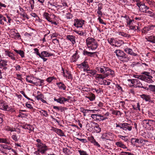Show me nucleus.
<instances>
[{"instance_id":"obj_1","label":"nucleus","mask_w":155,"mask_h":155,"mask_svg":"<svg viewBox=\"0 0 155 155\" xmlns=\"http://www.w3.org/2000/svg\"><path fill=\"white\" fill-rule=\"evenodd\" d=\"M118 58L120 60H122L126 61L131 60L132 58L130 56L127 55L124 51L120 50H116L114 52Z\"/></svg>"},{"instance_id":"obj_2","label":"nucleus","mask_w":155,"mask_h":155,"mask_svg":"<svg viewBox=\"0 0 155 155\" xmlns=\"http://www.w3.org/2000/svg\"><path fill=\"white\" fill-rule=\"evenodd\" d=\"M86 41L88 48H90L92 50H95L97 48L98 44L94 38L89 37L87 38Z\"/></svg>"},{"instance_id":"obj_3","label":"nucleus","mask_w":155,"mask_h":155,"mask_svg":"<svg viewBox=\"0 0 155 155\" xmlns=\"http://www.w3.org/2000/svg\"><path fill=\"white\" fill-rule=\"evenodd\" d=\"M37 147V151L40 153L43 154L46 153V151L49 149L45 143Z\"/></svg>"},{"instance_id":"obj_4","label":"nucleus","mask_w":155,"mask_h":155,"mask_svg":"<svg viewBox=\"0 0 155 155\" xmlns=\"http://www.w3.org/2000/svg\"><path fill=\"white\" fill-rule=\"evenodd\" d=\"M84 21L83 20L75 19L74 20V25L77 28H81L84 24Z\"/></svg>"},{"instance_id":"obj_5","label":"nucleus","mask_w":155,"mask_h":155,"mask_svg":"<svg viewBox=\"0 0 155 155\" xmlns=\"http://www.w3.org/2000/svg\"><path fill=\"white\" fill-rule=\"evenodd\" d=\"M137 5L139 7L140 10L144 13H145V11L147 10L149 8L144 4H143L141 2L137 3Z\"/></svg>"},{"instance_id":"obj_6","label":"nucleus","mask_w":155,"mask_h":155,"mask_svg":"<svg viewBox=\"0 0 155 155\" xmlns=\"http://www.w3.org/2000/svg\"><path fill=\"white\" fill-rule=\"evenodd\" d=\"M107 67L104 66H98L96 67L95 69L99 73L104 74L106 73V71Z\"/></svg>"},{"instance_id":"obj_7","label":"nucleus","mask_w":155,"mask_h":155,"mask_svg":"<svg viewBox=\"0 0 155 155\" xmlns=\"http://www.w3.org/2000/svg\"><path fill=\"white\" fill-rule=\"evenodd\" d=\"M107 69H106V73L105 74V75L106 76V77H107L110 75L112 77H114L115 76L114 71L108 67H107Z\"/></svg>"},{"instance_id":"obj_8","label":"nucleus","mask_w":155,"mask_h":155,"mask_svg":"<svg viewBox=\"0 0 155 155\" xmlns=\"http://www.w3.org/2000/svg\"><path fill=\"white\" fill-rule=\"evenodd\" d=\"M145 13L147 15L150 16L153 19H155V13L153 12V11L151 9L148 8L147 10H145Z\"/></svg>"},{"instance_id":"obj_9","label":"nucleus","mask_w":155,"mask_h":155,"mask_svg":"<svg viewBox=\"0 0 155 155\" xmlns=\"http://www.w3.org/2000/svg\"><path fill=\"white\" fill-rule=\"evenodd\" d=\"M5 54L8 55L10 58L13 60H15V54L11 51H8L6 49L5 50Z\"/></svg>"},{"instance_id":"obj_10","label":"nucleus","mask_w":155,"mask_h":155,"mask_svg":"<svg viewBox=\"0 0 155 155\" xmlns=\"http://www.w3.org/2000/svg\"><path fill=\"white\" fill-rule=\"evenodd\" d=\"M134 83V86L135 87L142 88L144 89H146V87L143 86L142 84L138 80L136 79Z\"/></svg>"},{"instance_id":"obj_11","label":"nucleus","mask_w":155,"mask_h":155,"mask_svg":"<svg viewBox=\"0 0 155 155\" xmlns=\"http://www.w3.org/2000/svg\"><path fill=\"white\" fill-rule=\"evenodd\" d=\"M153 78L152 76H150L148 77H147L144 75H143L142 78V80L144 81H145L147 82L148 83H150L153 82V81L152 79Z\"/></svg>"},{"instance_id":"obj_12","label":"nucleus","mask_w":155,"mask_h":155,"mask_svg":"<svg viewBox=\"0 0 155 155\" xmlns=\"http://www.w3.org/2000/svg\"><path fill=\"white\" fill-rule=\"evenodd\" d=\"M124 51L127 53L134 56L137 55V54L133 52L132 49L128 48L124 49Z\"/></svg>"},{"instance_id":"obj_13","label":"nucleus","mask_w":155,"mask_h":155,"mask_svg":"<svg viewBox=\"0 0 155 155\" xmlns=\"http://www.w3.org/2000/svg\"><path fill=\"white\" fill-rule=\"evenodd\" d=\"M9 109L8 106L7 104L2 102L0 103V109L5 111H8L9 110Z\"/></svg>"},{"instance_id":"obj_14","label":"nucleus","mask_w":155,"mask_h":155,"mask_svg":"<svg viewBox=\"0 0 155 155\" xmlns=\"http://www.w3.org/2000/svg\"><path fill=\"white\" fill-rule=\"evenodd\" d=\"M132 126L130 124L127 123H124V130L130 131L131 130Z\"/></svg>"},{"instance_id":"obj_15","label":"nucleus","mask_w":155,"mask_h":155,"mask_svg":"<svg viewBox=\"0 0 155 155\" xmlns=\"http://www.w3.org/2000/svg\"><path fill=\"white\" fill-rule=\"evenodd\" d=\"M41 58L43 57H49L50 56L53 55V54L51 53H49L47 52V51H42L41 53Z\"/></svg>"},{"instance_id":"obj_16","label":"nucleus","mask_w":155,"mask_h":155,"mask_svg":"<svg viewBox=\"0 0 155 155\" xmlns=\"http://www.w3.org/2000/svg\"><path fill=\"white\" fill-rule=\"evenodd\" d=\"M7 61L6 60H0V68L5 69V66L7 65Z\"/></svg>"},{"instance_id":"obj_17","label":"nucleus","mask_w":155,"mask_h":155,"mask_svg":"<svg viewBox=\"0 0 155 155\" xmlns=\"http://www.w3.org/2000/svg\"><path fill=\"white\" fill-rule=\"evenodd\" d=\"M21 127L22 128L25 129H28L29 130H32L33 129V128L32 127L31 125L29 124H25L21 126Z\"/></svg>"},{"instance_id":"obj_18","label":"nucleus","mask_w":155,"mask_h":155,"mask_svg":"<svg viewBox=\"0 0 155 155\" xmlns=\"http://www.w3.org/2000/svg\"><path fill=\"white\" fill-rule=\"evenodd\" d=\"M67 39L71 41L73 44L75 43V37L72 35H68L67 36Z\"/></svg>"},{"instance_id":"obj_19","label":"nucleus","mask_w":155,"mask_h":155,"mask_svg":"<svg viewBox=\"0 0 155 155\" xmlns=\"http://www.w3.org/2000/svg\"><path fill=\"white\" fill-rule=\"evenodd\" d=\"M64 99H65V97H60L58 99H57L55 98H54V101H56L58 103L62 104H64L65 102Z\"/></svg>"},{"instance_id":"obj_20","label":"nucleus","mask_w":155,"mask_h":155,"mask_svg":"<svg viewBox=\"0 0 155 155\" xmlns=\"http://www.w3.org/2000/svg\"><path fill=\"white\" fill-rule=\"evenodd\" d=\"M155 122L154 120H143V123L144 125H146V126H151L152 122Z\"/></svg>"},{"instance_id":"obj_21","label":"nucleus","mask_w":155,"mask_h":155,"mask_svg":"<svg viewBox=\"0 0 155 155\" xmlns=\"http://www.w3.org/2000/svg\"><path fill=\"white\" fill-rule=\"evenodd\" d=\"M57 85L58 86L59 89H63L65 90L66 89V86L63 82H60L56 83Z\"/></svg>"},{"instance_id":"obj_22","label":"nucleus","mask_w":155,"mask_h":155,"mask_svg":"<svg viewBox=\"0 0 155 155\" xmlns=\"http://www.w3.org/2000/svg\"><path fill=\"white\" fill-rule=\"evenodd\" d=\"M147 40L150 42L155 43V36L151 35L146 38Z\"/></svg>"},{"instance_id":"obj_23","label":"nucleus","mask_w":155,"mask_h":155,"mask_svg":"<svg viewBox=\"0 0 155 155\" xmlns=\"http://www.w3.org/2000/svg\"><path fill=\"white\" fill-rule=\"evenodd\" d=\"M78 51L77 50L76 51L75 53L72 56V62H74L76 61L79 58V56L78 55Z\"/></svg>"},{"instance_id":"obj_24","label":"nucleus","mask_w":155,"mask_h":155,"mask_svg":"<svg viewBox=\"0 0 155 155\" xmlns=\"http://www.w3.org/2000/svg\"><path fill=\"white\" fill-rule=\"evenodd\" d=\"M140 96L144 100L146 101H150V97L149 95L143 94L140 95Z\"/></svg>"},{"instance_id":"obj_25","label":"nucleus","mask_w":155,"mask_h":155,"mask_svg":"<svg viewBox=\"0 0 155 155\" xmlns=\"http://www.w3.org/2000/svg\"><path fill=\"white\" fill-rule=\"evenodd\" d=\"M107 118L106 117L102 116L101 114H97V120L100 121L105 120Z\"/></svg>"},{"instance_id":"obj_26","label":"nucleus","mask_w":155,"mask_h":155,"mask_svg":"<svg viewBox=\"0 0 155 155\" xmlns=\"http://www.w3.org/2000/svg\"><path fill=\"white\" fill-rule=\"evenodd\" d=\"M14 50L17 53L20 54L22 58H24L25 57L24 52L21 50H17L16 49H14Z\"/></svg>"},{"instance_id":"obj_27","label":"nucleus","mask_w":155,"mask_h":155,"mask_svg":"<svg viewBox=\"0 0 155 155\" xmlns=\"http://www.w3.org/2000/svg\"><path fill=\"white\" fill-rule=\"evenodd\" d=\"M87 97L90 101H92L95 100V96L94 94L91 93Z\"/></svg>"},{"instance_id":"obj_28","label":"nucleus","mask_w":155,"mask_h":155,"mask_svg":"<svg viewBox=\"0 0 155 155\" xmlns=\"http://www.w3.org/2000/svg\"><path fill=\"white\" fill-rule=\"evenodd\" d=\"M131 141V143L133 145H135L136 143L139 144V139L136 138H132Z\"/></svg>"},{"instance_id":"obj_29","label":"nucleus","mask_w":155,"mask_h":155,"mask_svg":"<svg viewBox=\"0 0 155 155\" xmlns=\"http://www.w3.org/2000/svg\"><path fill=\"white\" fill-rule=\"evenodd\" d=\"M94 53V52H91L87 51L85 50L83 51V54L84 55H87L88 56L92 57V55Z\"/></svg>"},{"instance_id":"obj_30","label":"nucleus","mask_w":155,"mask_h":155,"mask_svg":"<svg viewBox=\"0 0 155 155\" xmlns=\"http://www.w3.org/2000/svg\"><path fill=\"white\" fill-rule=\"evenodd\" d=\"M43 16L48 21L51 22V18L49 16V14L47 12H45L43 14Z\"/></svg>"},{"instance_id":"obj_31","label":"nucleus","mask_w":155,"mask_h":155,"mask_svg":"<svg viewBox=\"0 0 155 155\" xmlns=\"http://www.w3.org/2000/svg\"><path fill=\"white\" fill-rule=\"evenodd\" d=\"M38 95L35 97L38 100H40L41 98H43V95L40 91H37Z\"/></svg>"},{"instance_id":"obj_32","label":"nucleus","mask_w":155,"mask_h":155,"mask_svg":"<svg viewBox=\"0 0 155 155\" xmlns=\"http://www.w3.org/2000/svg\"><path fill=\"white\" fill-rule=\"evenodd\" d=\"M81 64L82 67V68H84L86 69H86H87V68H89V66L87 62L85 61L82 63Z\"/></svg>"},{"instance_id":"obj_33","label":"nucleus","mask_w":155,"mask_h":155,"mask_svg":"<svg viewBox=\"0 0 155 155\" xmlns=\"http://www.w3.org/2000/svg\"><path fill=\"white\" fill-rule=\"evenodd\" d=\"M90 138L92 140L91 141V142L93 143L94 145L98 147H100V145L94 139L93 137H91Z\"/></svg>"},{"instance_id":"obj_34","label":"nucleus","mask_w":155,"mask_h":155,"mask_svg":"<svg viewBox=\"0 0 155 155\" xmlns=\"http://www.w3.org/2000/svg\"><path fill=\"white\" fill-rule=\"evenodd\" d=\"M65 73L67 74V75H66V78H67L68 79H72V75L71 74L70 72H69L68 70H66L65 71Z\"/></svg>"},{"instance_id":"obj_35","label":"nucleus","mask_w":155,"mask_h":155,"mask_svg":"<svg viewBox=\"0 0 155 155\" xmlns=\"http://www.w3.org/2000/svg\"><path fill=\"white\" fill-rule=\"evenodd\" d=\"M31 78L29 76H27L26 79V81L29 83L36 85L37 83L31 80Z\"/></svg>"},{"instance_id":"obj_36","label":"nucleus","mask_w":155,"mask_h":155,"mask_svg":"<svg viewBox=\"0 0 155 155\" xmlns=\"http://www.w3.org/2000/svg\"><path fill=\"white\" fill-rule=\"evenodd\" d=\"M86 71L88 73H89L92 75H94L96 74V71L93 70H89L86 69Z\"/></svg>"},{"instance_id":"obj_37","label":"nucleus","mask_w":155,"mask_h":155,"mask_svg":"<svg viewBox=\"0 0 155 155\" xmlns=\"http://www.w3.org/2000/svg\"><path fill=\"white\" fill-rule=\"evenodd\" d=\"M56 133L61 136H65L64 133L60 129H58L57 131H56Z\"/></svg>"},{"instance_id":"obj_38","label":"nucleus","mask_w":155,"mask_h":155,"mask_svg":"<svg viewBox=\"0 0 155 155\" xmlns=\"http://www.w3.org/2000/svg\"><path fill=\"white\" fill-rule=\"evenodd\" d=\"M63 151L66 155H69L71 153L70 150L67 148H64L63 149Z\"/></svg>"},{"instance_id":"obj_39","label":"nucleus","mask_w":155,"mask_h":155,"mask_svg":"<svg viewBox=\"0 0 155 155\" xmlns=\"http://www.w3.org/2000/svg\"><path fill=\"white\" fill-rule=\"evenodd\" d=\"M4 143L6 144H9L10 143L9 141H8L7 139L6 138H0V143Z\"/></svg>"},{"instance_id":"obj_40","label":"nucleus","mask_w":155,"mask_h":155,"mask_svg":"<svg viewBox=\"0 0 155 155\" xmlns=\"http://www.w3.org/2000/svg\"><path fill=\"white\" fill-rule=\"evenodd\" d=\"M107 40L108 42L111 45H114V43L115 41H116V40H114L113 38H108Z\"/></svg>"},{"instance_id":"obj_41","label":"nucleus","mask_w":155,"mask_h":155,"mask_svg":"<svg viewBox=\"0 0 155 155\" xmlns=\"http://www.w3.org/2000/svg\"><path fill=\"white\" fill-rule=\"evenodd\" d=\"M149 88L150 91H152L155 93V85H149Z\"/></svg>"},{"instance_id":"obj_42","label":"nucleus","mask_w":155,"mask_h":155,"mask_svg":"<svg viewBox=\"0 0 155 155\" xmlns=\"http://www.w3.org/2000/svg\"><path fill=\"white\" fill-rule=\"evenodd\" d=\"M40 112L44 116L47 117L48 116V114L47 111L44 110H41L40 111Z\"/></svg>"},{"instance_id":"obj_43","label":"nucleus","mask_w":155,"mask_h":155,"mask_svg":"<svg viewBox=\"0 0 155 155\" xmlns=\"http://www.w3.org/2000/svg\"><path fill=\"white\" fill-rule=\"evenodd\" d=\"M117 145L120 147L123 148H127V147L125 146L124 144L120 142H117L116 143Z\"/></svg>"},{"instance_id":"obj_44","label":"nucleus","mask_w":155,"mask_h":155,"mask_svg":"<svg viewBox=\"0 0 155 155\" xmlns=\"http://www.w3.org/2000/svg\"><path fill=\"white\" fill-rule=\"evenodd\" d=\"M119 34L125 37H127L128 38H130L131 37L130 35L125 33L124 32H120Z\"/></svg>"},{"instance_id":"obj_45","label":"nucleus","mask_w":155,"mask_h":155,"mask_svg":"<svg viewBox=\"0 0 155 155\" xmlns=\"http://www.w3.org/2000/svg\"><path fill=\"white\" fill-rule=\"evenodd\" d=\"M109 137L108 136L107 134V133H104L102 134L101 138L103 140L106 139L107 140L108 139Z\"/></svg>"},{"instance_id":"obj_46","label":"nucleus","mask_w":155,"mask_h":155,"mask_svg":"<svg viewBox=\"0 0 155 155\" xmlns=\"http://www.w3.org/2000/svg\"><path fill=\"white\" fill-rule=\"evenodd\" d=\"M1 146L5 150V149L10 150L11 149V148L10 147L6 145H2Z\"/></svg>"},{"instance_id":"obj_47","label":"nucleus","mask_w":155,"mask_h":155,"mask_svg":"<svg viewBox=\"0 0 155 155\" xmlns=\"http://www.w3.org/2000/svg\"><path fill=\"white\" fill-rule=\"evenodd\" d=\"M56 79V78L54 77H50L46 79V81L49 83H51L54 79Z\"/></svg>"},{"instance_id":"obj_48","label":"nucleus","mask_w":155,"mask_h":155,"mask_svg":"<svg viewBox=\"0 0 155 155\" xmlns=\"http://www.w3.org/2000/svg\"><path fill=\"white\" fill-rule=\"evenodd\" d=\"M106 77V76L105 75V74H104V75H102L100 74H97V78L98 79H103L104 78Z\"/></svg>"},{"instance_id":"obj_49","label":"nucleus","mask_w":155,"mask_h":155,"mask_svg":"<svg viewBox=\"0 0 155 155\" xmlns=\"http://www.w3.org/2000/svg\"><path fill=\"white\" fill-rule=\"evenodd\" d=\"M36 141L37 142V143L36 144V146L37 147H38L44 144L43 143H42L41 140L39 139H37L36 140Z\"/></svg>"},{"instance_id":"obj_50","label":"nucleus","mask_w":155,"mask_h":155,"mask_svg":"<svg viewBox=\"0 0 155 155\" xmlns=\"http://www.w3.org/2000/svg\"><path fill=\"white\" fill-rule=\"evenodd\" d=\"M116 127H119L121 129H122L124 130V123H116Z\"/></svg>"},{"instance_id":"obj_51","label":"nucleus","mask_w":155,"mask_h":155,"mask_svg":"<svg viewBox=\"0 0 155 155\" xmlns=\"http://www.w3.org/2000/svg\"><path fill=\"white\" fill-rule=\"evenodd\" d=\"M112 114L116 115H121V113L119 110H113L112 111Z\"/></svg>"},{"instance_id":"obj_52","label":"nucleus","mask_w":155,"mask_h":155,"mask_svg":"<svg viewBox=\"0 0 155 155\" xmlns=\"http://www.w3.org/2000/svg\"><path fill=\"white\" fill-rule=\"evenodd\" d=\"M74 31L81 36L83 35L84 34V33L82 31H78L76 30H74Z\"/></svg>"},{"instance_id":"obj_53","label":"nucleus","mask_w":155,"mask_h":155,"mask_svg":"<svg viewBox=\"0 0 155 155\" xmlns=\"http://www.w3.org/2000/svg\"><path fill=\"white\" fill-rule=\"evenodd\" d=\"M78 152L80 155H88L87 152L84 151L79 150Z\"/></svg>"},{"instance_id":"obj_54","label":"nucleus","mask_w":155,"mask_h":155,"mask_svg":"<svg viewBox=\"0 0 155 155\" xmlns=\"http://www.w3.org/2000/svg\"><path fill=\"white\" fill-rule=\"evenodd\" d=\"M147 140H146L142 138H139V144L143 143V142H148Z\"/></svg>"},{"instance_id":"obj_55","label":"nucleus","mask_w":155,"mask_h":155,"mask_svg":"<svg viewBox=\"0 0 155 155\" xmlns=\"http://www.w3.org/2000/svg\"><path fill=\"white\" fill-rule=\"evenodd\" d=\"M52 42L55 45H58L59 44V40L57 39H54L52 40Z\"/></svg>"},{"instance_id":"obj_56","label":"nucleus","mask_w":155,"mask_h":155,"mask_svg":"<svg viewBox=\"0 0 155 155\" xmlns=\"http://www.w3.org/2000/svg\"><path fill=\"white\" fill-rule=\"evenodd\" d=\"M3 17L4 16L0 14V24L3 25L4 24L3 21Z\"/></svg>"},{"instance_id":"obj_57","label":"nucleus","mask_w":155,"mask_h":155,"mask_svg":"<svg viewBox=\"0 0 155 155\" xmlns=\"http://www.w3.org/2000/svg\"><path fill=\"white\" fill-rule=\"evenodd\" d=\"M121 155H134L133 154L126 152H122L121 153Z\"/></svg>"},{"instance_id":"obj_58","label":"nucleus","mask_w":155,"mask_h":155,"mask_svg":"<svg viewBox=\"0 0 155 155\" xmlns=\"http://www.w3.org/2000/svg\"><path fill=\"white\" fill-rule=\"evenodd\" d=\"M12 138L15 142L18 141V138L17 136L15 134L12 135Z\"/></svg>"},{"instance_id":"obj_59","label":"nucleus","mask_w":155,"mask_h":155,"mask_svg":"<svg viewBox=\"0 0 155 155\" xmlns=\"http://www.w3.org/2000/svg\"><path fill=\"white\" fill-rule=\"evenodd\" d=\"M143 75H134V77L136 78H137L138 79H139L140 80H142V78L143 77Z\"/></svg>"},{"instance_id":"obj_60","label":"nucleus","mask_w":155,"mask_h":155,"mask_svg":"<svg viewBox=\"0 0 155 155\" xmlns=\"http://www.w3.org/2000/svg\"><path fill=\"white\" fill-rule=\"evenodd\" d=\"M136 80V79H128L127 81L129 82H130V83L133 85V86H134V84L135 82V81Z\"/></svg>"},{"instance_id":"obj_61","label":"nucleus","mask_w":155,"mask_h":155,"mask_svg":"<svg viewBox=\"0 0 155 155\" xmlns=\"http://www.w3.org/2000/svg\"><path fill=\"white\" fill-rule=\"evenodd\" d=\"M134 20H132L129 18L128 21H127V25L130 26L132 24V22Z\"/></svg>"},{"instance_id":"obj_62","label":"nucleus","mask_w":155,"mask_h":155,"mask_svg":"<svg viewBox=\"0 0 155 155\" xmlns=\"http://www.w3.org/2000/svg\"><path fill=\"white\" fill-rule=\"evenodd\" d=\"M16 71H20L21 69V67L20 65L16 64L15 66Z\"/></svg>"},{"instance_id":"obj_63","label":"nucleus","mask_w":155,"mask_h":155,"mask_svg":"<svg viewBox=\"0 0 155 155\" xmlns=\"http://www.w3.org/2000/svg\"><path fill=\"white\" fill-rule=\"evenodd\" d=\"M34 50L36 52L37 55L39 56L40 57H41V56H41V55H40L41 54H40L39 53V50H38V49L37 48H35L34 49Z\"/></svg>"},{"instance_id":"obj_64","label":"nucleus","mask_w":155,"mask_h":155,"mask_svg":"<svg viewBox=\"0 0 155 155\" xmlns=\"http://www.w3.org/2000/svg\"><path fill=\"white\" fill-rule=\"evenodd\" d=\"M72 17V15L69 13L66 14V18L68 19H70Z\"/></svg>"}]
</instances>
